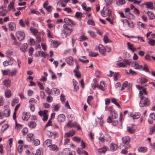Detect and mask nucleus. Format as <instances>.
<instances>
[{
    "mask_svg": "<svg viewBox=\"0 0 155 155\" xmlns=\"http://www.w3.org/2000/svg\"><path fill=\"white\" fill-rule=\"evenodd\" d=\"M139 97L140 99L139 106L141 107H148L150 105V99L143 96V93L141 91H140L139 94Z\"/></svg>",
    "mask_w": 155,
    "mask_h": 155,
    "instance_id": "1",
    "label": "nucleus"
},
{
    "mask_svg": "<svg viewBox=\"0 0 155 155\" xmlns=\"http://www.w3.org/2000/svg\"><path fill=\"white\" fill-rule=\"evenodd\" d=\"M110 116H109L107 119V122L108 123H110L112 121V119H114L117 118L118 115L117 112L115 110H111Z\"/></svg>",
    "mask_w": 155,
    "mask_h": 155,
    "instance_id": "2",
    "label": "nucleus"
},
{
    "mask_svg": "<svg viewBox=\"0 0 155 155\" xmlns=\"http://www.w3.org/2000/svg\"><path fill=\"white\" fill-rule=\"evenodd\" d=\"M30 30L31 32L36 37V39H41L42 38L44 34L43 33L38 32L37 29L33 28H31Z\"/></svg>",
    "mask_w": 155,
    "mask_h": 155,
    "instance_id": "3",
    "label": "nucleus"
},
{
    "mask_svg": "<svg viewBox=\"0 0 155 155\" xmlns=\"http://www.w3.org/2000/svg\"><path fill=\"white\" fill-rule=\"evenodd\" d=\"M130 140V138L129 136H125L122 138L123 143L126 144L125 145H124L125 148L128 149L130 147V145L129 144Z\"/></svg>",
    "mask_w": 155,
    "mask_h": 155,
    "instance_id": "4",
    "label": "nucleus"
},
{
    "mask_svg": "<svg viewBox=\"0 0 155 155\" xmlns=\"http://www.w3.org/2000/svg\"><path fill=\"white\" fill-rule=\"evenodd\" d=\"M70 25L67 24H64L63 25V32L66 35H69L73 31L72 28Z\"/></svg>",
    "mask_w": 155,
    "mask_h": 155,
    "instance_id": "5",
    "label": "nucleus"
},
{
    "mask_svg": "<svg viewBox=\"0 0 155 155\" xmlns=\"http://www.w3.org/2000/svg\"><path fill=\"white\" fill-rule=\"evenodd\" d=\"M14 59L12 57H9L8 60L4 61L3 64L4 66H6L9 65H12L13 63Z\"/></svg>",
    "mask_w": 155,
    "mask_h": 155,
    "instance_id": "6",
    "label": "nucleus"
},
{
    "mask_svg": "<svg viewBox=\"0 0 155 155\" xmlns=\"http://www.w3.org/2000/svg\"><path fill=\"white\" fill-rule=\"evenodd\" d=\"M16 36L18 39H24L25 34L21 31H18L16 33Z\"/></svg>",
    "mask_w": 155,
    "mask_h": 155,
    "instance_id": "7",
    "label": "nucleus"
},
{
    "mask_svg": "<svg viewBox=\"0 0 155 155\" xmlns=\"http://www.w3.org/2000/svg\"><path fill=\"white\" fill-rule=\"evenodd\" d=\"M104 8H103V10L101 12V15L103 17H105L106 16H108L110 17L111 15V11L109 9L106 10L104 12H103Z\"/></svg>",
    "mask_w": 155,
    "mask_h": 155,
    "instance_id": "8",
    "label": "nucleus"
},
{
    "mask_svg": "<svg viewBox=\"0 0 155 155\" xmlns=\"http://www.w3.org/2000/svg\"><path fill=\"white\" fill-rule=\"evenodd\" d=\"M30 114L29 112H24L22 116V118L23 120H27L30 117Z\"/></svg>",
    "mask_w": 155,
    "mask_h": 155,
    "instance_id": "9",
    "label": "nucleus"
},
{
    "mask_svg": "<svg viewBox=\"0 0 155 155\" xmlns=\"http://www.w3.org/2000/svg\"><path fill=\"white\" fill-rule=\"evenodd\" d=\"M65 118V116L64 114H61L58 116L57 121L58 122L61 123L64 121Z\"/></svg>",
    "mask_w": 155,
    "mask_h": 155,
    "instance_id": "10",
    "label": "nucleus"
},
{
    "mask_svg": "<svg viewBox=\"0 0 155 155\" xmlns=\"http://www.w3.org/2000/svg\"><path fill=\"white\" fill-rule=\"evenodd\" d=\"M66 61L69 65L72 66L74 65V60L73 58L71 56L67 58L66 59Z\"/></svg>",
    "mask_w": 155,
    "mask_h": 155,
    "instance_id": "11",
    "label": "nucleus"
},
{
    "mask_svg": "<svg viewBox=\"0 0 155 155\" xmlns=\"http://www.w3.org/2000/svg\"><path fill=\"white\" fill-rule=\"evenodd\" d=\"M64 20V22L66 23V24H68V25H75V24L74 22L68 18H65Z\"/></svg>",
    "mask_w": 155,
    "mask_h": 155,
    "instance_id": "12",
    "label": "nucleus"
},
{
    "mask_svg": "<svg viewBox=\"0 0 155 155\" xmlns=\"http://www.w3.org/2000/svg\"><path fill=\"white\" fill-rule=\"evenodd\" d=\"M28 45L27 43H24L20 48V50L23 52L25 53L27 51Z\"/></svg>",
    "mask_w": 155,
    "mask_h": 155,
    "instance_id": "13",
    "label": "nucleus"
},
{
    "mask_svg": "<svg viewBox=\"0 0 155 155\" xmlns=\"http://www.w3.org/2000/svg\"><path fill=\"white\" fill-rule=\"evenodd\" d=\"M31 155H43L42 149L41 148H39L36 150L35 153H32Z\"/></svg>",
    "mask_w": 155,
    "mask_h": 155,
    "instance_id": "14",
    "label": "nucleus"
},
{
    "mask_svg": "<svg viewBox=\"0 0 155 155\" xmlns=\"http://www.w3.org/2000/svg\"><path fill=\"white\" fill-rule=\"evenodd\" d=\"M8 28L11 31H15L16 29V25L13 22H10L8 24Z\"/></svg>",
    "mask_w": 155,
    "mask_h": 155,
    "instance_id": "15",
    "label": "nucleus"
},
{
    "mask_svg": "<svg viewBox=\"0 0 155 155\" xmlns=\"http://www.w3.org/2000/svg\"><path fill=\"white\" fill-rule=\"evenodd\" d=\"M11 83V80L8 78L5 79L3 81V84L7 87L10 86Z\"/></svg>",
    "mask_w": 155,
    "mask_h": 155,
    "instance_id": "16",
    "label": "nucleus"
},
{
    "mask_svg": "<svg viewBox=\"0 0 155 155\" xmlns=\"http://www.w3.org/2000/svg\"><path fill=\"white\" fill-rule=\"evenodd\" d=\"M2 114L5 117H8L10 115V110L8 109H5L2 113Z\"/></svg>",
    "mask_w": 155,
    "mask_h": 155,
    "instance_id": "17",
    "label": "nucleus"
},
{
    "mask_svg": "<svg viewBox=\"0 0 155 155\" xmlns=\"http://www.w3.org/2000/svg\"><path fill=\"white\" fill-rule=\"evenodd\" d=\"M28 125L31 129L35 128L37 124L34 121H31L28 123Z\"/></svg>",
    "mask_w": 155,
    "mask_h": 155,
    "instance_id": "18",
    "label": "nucleus"
},
{
    "mask_svg": "<svg viewBox=\"0 0 155 155\" xmlns=\"http://www.w3.org/2000/svg\"><path fill=\"white\" fill-rule=\"evenodd\" d=\"M51 150L54 151H57L58 150V147L57 145L55 144H51L49 147Z\"/></svg>",
    "mask_w": 155,
    "mask_h": 155,
    "instance_id": "19",
    "label": "nucleus"
},
{
    "mask_svg": "<svg viewBox=\"0 0 155 155\" xmlns=\"http://www.w3.org/2000/svg\"><path fill=\"white\" fill-rule=\"evenodd\" d=\"M127 45L128 49L130 50L133 52H134L135 51H136V48H134L133 44L128 42L127 43Z\"/></svg>",
    "mask_w": 155,
    "mask_h": 155,
    "instance_id": "20",
    "label": "nucleus"
},
{
    "mask_svg": "<svg viewBox=\"0 0 155 155\" xmlns=\"http://www.w3.org/2000/svg\"><path fill=\"white\" fill-rule=\"evenodd\" d=\"M51 42L52 43L53 47L54 48H57L61 44L60 42L55 40H53L51 41Z\"/></svg>",
    "mask_w": 155,
    "mask_h": 155,
    "instance_id": "21",
    "label": "nucleus"
},
{
    "mask_svg": "<svg viewBox=\"0 0 155 155\" xmlns=\"http://www.w3.org/2000/svg\"><path fill=\"white\" fill-rule=\"evenodd\" d=\"M14 2L12 1L10 2V4L8 6V11H10L11 10L14 9V11H15V9L14 7Z\"/></svg>",
    "mask_w": 155,
    "mask_h": 155,
    "instance_id": "22",
    "label": "nucleus"
},
{
    "mask_svg": "<svg viewBox=\"0 0 155 155\" xmlns=\"http://www.w3.org/2000/svg\"><path fill=\"white\" fill-rule=\"evenodd\" d=\"M146 6V7L148 9H152L153 8V3L151 2H146L144 4Z\"/></svg>",
    "mask_w": 155,
    "mask_h": 155,
    "instance_id": "23",
    "label": "nucleus"
},
{
    "mask_svg": "<svg viewBox=\"0 0 155 155\" xmlns=\"http://www.w3.org/2000/svg\"><path fill=\"white\" fill-rule=\"evenodd\" d=\"M100 85L97 84V87L102 91H104L105 90L104 88L105 84L104 82L103 81H101L100 82Z\"/></svg>",
    "mask_w": 155,
    "mask_h": 155,
    "instance_id": "24",
    "label": "nucleus"
},
{
    "mask_svg": "<svg viewBox=\"0 0 155 155\" xmlns=\"http://www.w3.org/2000/svg\"><path fill=\"white\" fill-rule=\"evenodd\" d=\"M52 140L51 139H47L44 142V144L45 147H50L51 145Z\"/></svg>",
    "mask_w": 155,
    "mask_h": 155,
    "instance_id": "25",
    "label": "nucleus"
},
{
    "mask_svg": "<svg viewBox=\"0 0 155 155\" xmlns=\"http://www.w3.org/2000/svg\"><path fill=\"white\" fill-rule=\"evenodd\" d=\"M137 150L138 152L143 153L146 152L147 150V149L146 147H139Z\"/></svg>",
    "mask_w": 155,
    "mask_h": 155,
    "instance_id": "26",
    "label": "nucleus"
},
{
    "mask_svg": "<svg viewBox=\"0 0 155 155\" xmlns=\"http://www.w3.org/2000/svg\"><path fill=\"white\" fill-rule=\"evenodd\" d=\"M147 15L148 16L149 19L150 20L153 19L155 18V16L153 13L150 11H148L147 12Z\"/></svg>",
    "mask_w": 155,
    "mask_h": 155,
    "instance_id": "27",
    "label": "nucleus"
},
{
    "mask_svg": "<svg viewBox=\"0 0 155 155\" xmlns=\"http://www.w3.org/2000/svg\"><path fill=\"white\" fill-rule=\"evenodd\" d=\"M5 97L6 98H9L11 95V91L10 90L6 89L5 92Z\"/></svg>",
    "mask_w": 155,
    "mask_h": 155,
    "instance_id": "28",
    "label": "nucleus"
},
{
    "mask_svg": "<svg viewBox=\"0 0 155 155\" xmlns=\"http://www.w3.org/2000/svg\"><path fill=\"white\" fill-rule=\"evenodd\" d=\"M92 88L94 89H95L97 87V80L96 78L93 79L92 83L91 84Z\"/></svg>",
    "mask_w": 155,
    "mask_h": 155,
    "instance_id": "29",
    "label": "nucleus"
},
{
    "mask_svg": "<svg viewBox=\"0 0 155 155\" xmlns=\"http://www.w3.org/2000/svg\"><path fill=\"white\" fill-rule=\"evenodd\" d=\"M105 49L104 47L101 44H100V48L99 51L102 54H104L105 53Z\"/></svg>",
    "mask_w": 155,
    "mask_h": 155,
    "instance_id": "30",
    "label": "nucleus"
},
{
    "mask_svg": "<svg viewBox=\"0 0 155 155\" xmlns=\"http://www.w3.org/2000/svg\"><path fill=\"white\" fill-rule=\"evenodd\" d=\"M2 72L3 75L5 76L8 75L9 76V74L10 72V70L9 69L5 70H1Z\"/></svg>",
    "mask_w": 155,
    "mask_h": 155,
    "instance_id": "31",
    "label": "nucleus"
},
{
    "mask_svg": "<svg viewBox=\"0 0 155 155\" xmlns=\"http://www.w3.org/2000/svg\"><path fill=\"white\" fill-rule=\"evenodd\" d=\"M107 150V148L106 147H101L98 149L97 150L98 152L100 153H104Z\"/></svg>",
    "mask_w": 155,
    "mask_h": 155,
    "instance_id": "32",
    "label": "nucleus"
},
{
    "mask_svg": "<svg viewBox=\"0 0 155 155\" xmlns=\"http://www.w3.org/2000/svg\"><path fill=\"white\" fill-rule=\"evenodd\" d=\"M126 17L128 19H132L134 18V16L133 14L129 12L127 14H125Z\"/></svg>",
    "mask_w": 155,
    "mask_h": 155,
    "instance_id": "33",
    "label": "nucleus"
},
{
    "mask_svg": "<svg viewBox=\"0 0 155 155\" xmlns=\"http://www.w3.org/2000/svg\"><path fill=\"white\" fill-rule=\"evenodd\" d=\"M52 92H53L55 95H58L59 94V91L58 89L54 87L52 89Z\"/></svg>",
    "mask_w": 155,
    "mask_h": 155,
    "instance_id": "34",
    "label": "nucleus"
},
{
    "mask_svg": "<svg viewBox=\"0 0 155 155\" xmlns=\"http://www.w3.org/2000/svg\"><path fill=\"white\" fill-rule=\"evenodd\" d=\"M123 62L126 67L127 65H130L131 63L130 61L127 59H124L123 60Z\"/></svg>",
    "mask_w": 155,
    "mask_h": 155,
    "instance_id": "35",
    "label": "nucleus"
},
{
    "mask_svg": "<svg viewBox=\"0 0 155 155\" xmlns=\"http://www.w3.org/2000/svg\"><path fill=\"white\" fill-rule=\"evenodd\" d=\"M83 14L81 12H76L75 17L77 18L81 19L82 17Z\"/></svg>",
    "mask_w": 155,
    "mask_h": 155,
    "instance_id": "36",
    "label": "nucleus"
},
{
    "mask_svg": "<svg viewBox=\"0 0 155 155\" xmlns=\"http://www.w3.org/2000/svg\"><path fill=\"white\" fill-rule=\"evenodd\" d=\"M140 116V114L139 112L135 113L133 115L131 116L134 119L138 118Z\"/></svg>",
    "mask_w": 155,
    "mask_h": 155,
    "instance_id": "37",
    "label": "nucleus"
},
{
    "mask_svg": "<svg viewBox=\"0 0 155 155\" xmlns=\"http://www.w3.org/2000/svg\"><path fill=\"white\" fill-rule=\"evenodd\" d=\"M110 147L111 150H115L117 149V146L116 144H113L112 143H111L110 145Z\"/></svg>",
    "mask_w": 155,
    "mask_h": 155,
    "instance_id": "38",
    "label": "nucleus"
},
{
    "mask_svg": "<svg viewBox=\"0 0 155 155\" xmlns=\"http://www.w3.org/2000/svg\"><path fill=\"white\" fill-rule=\"evenodd\" d=\"M142 70L146 72L150 73V71H149L148 68L147 67L146 64H144L143 65V68H142Z\"/></svg>",
    "mask_w": 155,
    "mask_h": 155,
    "instance_id": "39",
    "label": "nucleus"
},
{
    "mask_svg": "<svg viewBox=\"0 0 155 155\" xmlns=\"http://www.w3.org/2000/svg\"><path fill=\"white\" fill-rule=\"evenodd\" d=\"M17 70L15 68L12 69L11 71H10V74H9V76H13L16 75L17 73Z\"/></svg>",
    "mask_w": 155,
    "mask_h": 155,
    "instance_id": "40",
    "label": "nucleus"
},
{
    "mask_svg": "<svg viewBox=\"0 0 155 155\" xmlns=\"http://www.w3.org/2000/svg\"><path fill=\"white\" fill-rule=\"evenodd\" d=\"M88 53V55L89 57H95L98 55V54L92 51H89Z\"/></svg>",
    "mask_w": 155,
    "mask_h": 155,
    "instance_id": "41",
    "label": "nucleus"
},
{
    "mask_svg": "<svg viewBox=\"0 0 155 155\" xmlns=\"http://www.w3.org/2000/svg\"><path fill=\"white\" fill-rule=\"evenodd\" d=\"M140 82L141 84H143L147 82L148 79L145 78H140Z\"/></svg>",
    "mask_w": 155,
    "mask_h": 155,
    "instance_id": "42",
    "label": "nucleus"
},
{
    "mask_svg": "<svg viewBox=\"0 0 155 155\" xmlns=\"http://www.w3.org/2000/svg\"><path fill=\"white\" fill-rule=\"evenodd\" d=\"M33 134H29L27 136V139L28 141H31L32 139Z\"/></svg>",
    "mask_w": 155,
    "mask_h": 155,
    "instance_id": "43",
    "label": "nucleus"
},
{
    "mask_svg": "<svg viewBox=\"0 0 155 155\" xmlns=\"http://www.w3.org/2000/svg\"><path fill=\"white\" fill-rule=\"evenodd\" d=\"M155 132V125L150 128L149 134L150 135H152Z\"/></svg>",
    "mask_w": 155,
    "mask_h": 155,
    "instance_id": "44",
    "label": "nucleus"
},
{
    "mask_svg": "<svg viewBox=\"0 0 155 155\" xmlns=\"http://www.w3.org/2000/svg\"><path fill=\"white\" fill-rule=\"evenodd\" d=\"M87 32L90 35L92 38H95L96 36V34L94 32L91 31H88Z\"/></svg>",
    "mask_w": 155,
    "mask_h": 155,
    "instance_id": "45",
    "label": "nucleus"
},
{
    "mask_svg": "<svg viewBox=\"0 0 155 155\" xmlns=\"http://www.w3.org/2000/svg\"><path fill=\"white\" fill-rule=\"evenodd\" d=\"M47 35L49 38H53L54 37L52 35L50 31L48 29L47 30Z\"/></svg>",
    "mask_w": 155,
    "mask_h": 155,
    "instance_id": "46",
    "label": "nucleus"
},
{
    "mask_svg": "<svg viewBox=\"0 0 155 155\" xmlns=\"http://www.w3.org/2000/svg\"><path fill=\"white\" fill-rule=\"evenodd\" d=\"M9 125L7 124H5L2 127L1 130V131L4 132V131L6 130L8 127Z\"/></svg>",
    "mask_w": 155,
    "mask_h": 155,
    "instance_id": "47",
    "label": "nucleus"
},
{
    "mask_svg": "<svg viewBox=\"0 0 155 155\" xmlns=\"http://www.w3.org/2000/svg\"><path fill=\"white\" fill-rule=\"evenodd\" d=\"M148 43L151 46H154L155 45V40L154 39H149Z\"/></svg>",
    "mask_w": 155,
    "mask_h": 155,
    "instance_id": "48",
    "label": "nucleus"
},
{
    "mask_svg": "<svg viewBox=\"0 0 155 155\" xmlns=\"http://www.w3.org/2000/svg\"><path fill=\"white\" fill-rule=\"evenodd\" d=\"M46 93L50 95L52 94V89L51 90L48 87H47L45 89Z\"/></svg>",
    "mask_w": 155,
    "mask_h": 155,
    "instance_id": "49",
    "label": "nucleus"
},
{
    "mask_svg": "<svg viewBox=\"0 0 155 155\" xmlns=\"http://www.w3.org/2000/svg\"><path fill=\"white\" fill-rule=\"evenodd\" d=\"M7 12L6 10H4L2 11H0V16H4L6 15Z\"/></svg>",
    "mask_w": 155,
    "mask_h": 155,
    "instance_id": "50",
    "label": "nucleus"
},
{
    "mask_svg": "<svg viewBox=\"0 0 155 155\" xmlns=\"http://www.w3.org/2000/svg\"><path fill=\"white\" fill-rule=\"evenodd\" d=\"M33 143L34 145L36 146H37L40 144V142L38 139H36L34 140Z\"/></svg>",
    "mask_w": 155,
    "mask_h": 155,
    "instance_id": "51",
    "label": "nucleus"
},
{
    "mask_svg": "<svg viewBox=\"0 0 155 155\" xmlns=\"http://www.w3.org/2000/svg\"><path fill=\"white\" fill-rule=\"evenodd\" d=\"M127 130L129 132L131 133H133L134 131L133 127H127Z\"/></svg>",
    "mask_w": 155,
    "mask_h": 155,
    "instance_id": "52",
    "label": "nucleus"
},
{
    "mask_svg": "<svg viewBox=\"0 0 155 155\" xmlns=\"http://www.w3.org/2000/svg\"><path fill=\"white\" fill-rule=\"evenodd\" d=\"M117 65L119 67L121 68H125L126 67L125 65L124 64L123 62H120L117 64Z\"/></svg>",
    "mask_w": 155,
    "mask_h": 155,
    "instance_id": "53",
    "label": "nucleus"
},
{
    "mask_svg": "<svg viewBox=\"0 0 155 155\" xmlns=\"http://www.w3.org/2000/svg\"><path fill=\"white\" fill-rule=\"evenodd\" d=\"M151 58L150 55L148 54H146L144 57L145 59L149 61L151 60Z\"/></svg>",
    "mask_w": 155,
    "mask_h": 155,
    "instance_id": "54",
    "label": "nucleus"
},
{
    "mask_svg": "<svg viewBox=\"0 0 155 155\" xmlns=\"http://www.w3.org/2000/svg\"><path fill=\"white\" fill-rule=\"evenodd\" d=\"M18 101L19 100L18 98H14L12 102V106H13L15 104L18 103Z\"/></svg>",
    "mask_w": 155,
    "mask_h": 155,
    "instance_id": "55",
    "label": "nucleus"
},
{
    "mask_svg": "<svg viewBox=\"0 0 155 155\" xmlns=\"http://www.w3.org/2000/svg\"><path fill=\"white\" fill-rule=\"evenodd\" d=\"M128 85H129V86H131L132 84L130 83H129L128 84V82L126 81H125L122 84L123 87H124L125 88L127 87Z\"/></svg>",
    "mask_w": 155,
    "mask_h": 155,
    "instance_id": "56",
    "label": "nucleus"
},
{
    "mask_svg": "<svg viewBox=\"0 0 155 155\" xmlns=\"http://www.w3.org/2000/svg\"><path fill=\"white\" fill-rule=\"evenodd\" d=\"M72 139L74 141L78 143L80 142L81 141V139L76 137H72Z\"/></svg>",
    "mask_w": 155,
    "mask_h": 155,
    "instance_id": "57",
    "label": "nucleus"
},
{
    "mask_svg": "<svg viewBox=\"0 0 155 155\" xmlns=\"http://www.w3.org/2000/svg\"><path fill=\"white\" fill-rule=\"evenodd\" d=\"M65 100V97L64 95L61 94L60 96V100L62 103H64Z\"/></svg>",
    "mask_w": 155,
    "mask_h": 155,
    "instance_id": "58",
    "label": "nucleus"
},
{
    "mask_svg": "<svg viewBox=\"0 0 155 155\" xmlns=\"http://www.w3.org/2000/svg\"><path fill=\"white\" fill-rule=\"evenodd\" d=\"M116 3L117 5H122L125 3V0H118L116 1Z\"/></svg>",
    "mask_w": 155,
    "mask_h": 155,
    "instance_id": "59",
    "label": "nucleus"
},
{
    "mask_svg": "<svg viewBox=\"0 0 155 155\" xmlns=\"http://www.w3.org/2000/svg\"><path fill=\"white\" fill-rule=\"evenodd\" d=\"M15 127L18 129H20L22 127V125L21 124H17V121H15Z\"/></svg>",
    "mask_w": 155,
    "mask_h": 155,
    "instance_id": "60",
    "label": "nucleus"
},
{
    "mask_svg": "<svg viewBox=\"0 0 155 155\" xmlns=\"http://www.w3.org/2000/svg\"><path fill=\"white\" fill-rule=\"evenodd\" d=\"M34 50V49L32 47H31L29 48L28 51V54L29 56L32 55Z\"/></svg>",
    "mask_w": 155,
    "mask_h": 155,
    "instance_id": "61",
    "label": "nucleus"
},
{
    "mask_svg": "<svg viewBox=\"0 0 155 155\" xmlns=\"http://www.w3.org/2000/svg\"><path fill=\"white\" fill-rule=\"evenodd\" d=\"M149 117L151 119L155 120V113H150Z\"/></svg>",
    "mask_w": 155,
    "mask_h": 155,
    "instance_id": "62",
    "label": "nucleus"
},
{
    "mask_svg": "<svg viewBox=\"0 0 155 155\" xmlns=\"http://www.w3.org/2000/svg\"><path fill=\"white\" fill-rule=\"evenodd\" d=\"M133 12L135 14L137 15H138L140 14L139 10L136 8H134V9Z\"/></svg>",
    "mask_w": 155,
    "mask_h": 155,
    "instance_id": "63",
    "label": "nucleus"
},
{
    "mask_svg": "<svg viewBox=\"0 0 155 155\" xmlns=\"http://www.w3.org/2000/svg\"><path fill=\"white\" fill-rule=\"evenodd\" d=\"M53 101L52 97L50 95L48 96L47 97V101L51 103Z\"/></svg>",
    "mask_w": 155,
    "mask_h": 155,
    "instance_id": "64",
    "label": "nucleus"
}]
</instances>
